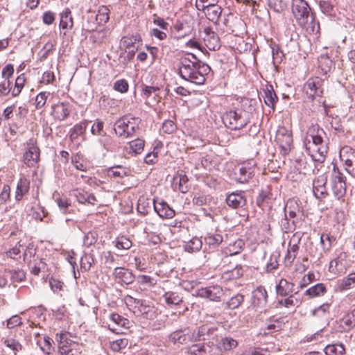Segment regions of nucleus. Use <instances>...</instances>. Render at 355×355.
<instances>
[{
	"instance_id": "obj_24",
	"label": "nucleus",
	"mask_w": 355,
	"mask_h": 355,
	"mask_svg": "<svg viewBox=\"0 0 355 355\" xmlns=\"http://www.w3.org/2000/svg\"><path fill=\"white\" fill-rule=\"evenodd\" d=\"M284 214H286L290 218L293 220V224H297V215L300 212V207H299L296 200H288L284 209Z\"/></svg>"
},
{
	"instance_id": "obj_49",
	"label": "nucleus",
	"mask_w": 355,
	"mask_h": 355,
	"mask_svg": "<svg viewBox=\"0 0 355 355\" xmlns=\"http://www.w3.org/2000/svg\"><path fill=\"white\" fill-rule=\"evenodd\" d=\"M288 296L287 298L279 300L278 303L286 308L298 307L301 304L302 301L295 298L292 294Z\"/></svg>"
},
{
	"instance_id": "obj_14",
	"label": "nucleus",
	"mask_w": 355,
	"mask_h": 355,
	"mask_svg": "<svg viewBox=\"0 0 355 355\" xmlns=\"http://www.w3.org/2000/svg\"><path fill=\"white\" fill-rule=\"evenodd\" d=\"M218 0H211L206 6H202V11L204 12L207 18L214 23L218 22L222 12V8L218 5Z\"/></svg>"
},
{
	"instance_id": "obj_18",
	"label": "nucleus",
	"mask_w": 355,
	"mask_h": 355,
	"mask_svg": "<svg viewBox=\"0 0 355 355\" xmlns=\"http://www.w3.org/2000/svg\"><path fill=\"white\" fill-rule=\"evenodd\" d=\"M30 184V180L25 175L21 174L19 179L17 181L15 193V198L16 201H21L24 196L28 193Z\"/></svg>"
},
{
	"instance_id": "obj_54",
	"label": "nucleus",
	"mask_w": 355,
	"mask_h": 355,
	"mask_svg": "<svg viewBox=\"0 0 355 355\" xmlns=\"http://www.w3.org/2000/svg\"><path fill=\"white\" fill-rule=\"evenodd\" d=\"M48 214V212L43 207L37 206L31 209V215L33 218L37 220H42Z\"/></svg>"
},
{
	"instance_id": "obj_11",
	"label": "nucleus",
	"mask_w": 355,
	"mask_h": 355,
	"mask_svg": "<svg viewBox=\"0 0 355 355\" xmlns=\"http://www.w3.org/2000/svg\"><path fill=\"white\" fill-rule=\"evenodd\" d=\"M112 276L116 283L121 285H129L135 281V275L128 268L124 267H116L114 269Z\"/></svg>"
},
{
	"instance_id": "obj_22",
	"label": "nucleus",
	"mask_w": 355,
	"mask_h": 355,
	"mask_svg": "<svg viewBox=\"0 0 355 355\" xmlns=\"http://www.w3.org/2000/svg\"><path fill=\"white\" fill-rule=\"evenodd\" d=\"M248 164H244L239 168L238 172L235 171L236 180L240 183L248 182L254 176V168L249 166Z\"/></svg>"
},
{
	"instance_id": "obj_23",
	"label": "nucleus",
	"mask_w": 355,
	"mask_h": 355,
	"mask_svg": "<svg viewBox=\"0 0 355 355\" xmlns=\"http://www.w3.org/2000/svg\"><path fill=\"white\" fill-rule=\"evenodd\" d=\"M52 114L54 118L60 121L65 119L70 114L69 103H58L52 106Z\"/></svg>"
},
{
	"instance_id": "obj_38",
	"label": "nucleus",
	"mask_w": 355,
	"mask_h": 355,
	"mask_svg": "<svg viewBox=\"0 0 355 355\" xmlns=\"http://www.w3.org/2000/svg\"><path fill=\"white\" fill-rule=\"evenodd\" d=\"M73 26L71 10L66 8L60 15V27L62 29H71Z\"/></svg>"
},
{
	"instance_id": "obj_30",
	"label": "nucleus",
	"mask_w": 355,
	"mask_h": 355,
	"mask_svg": "<svg viewBox=\"0 0 355 355\" xmlns=\"http://www.w3.org/2000/svg\"><path fill=\"white\" fill-rule=\"evenodd\" d=\"M127 119V130L126 137H131L137 133L139 130V124L141 122V119L139 117L131 116L130 115H126Z\"/></svg>"
},
{
	"instance_id": "obj_25",
	"label": "nucleus",
	"mask_w": 355,
	"mask_h": 355,
	"mask_svg": "<svg viewBox=\"0 0 355 355\" xmlns=\"http://www.w3.org/2000/svg\"><path fill=\"white\" fill-rule=\"evenodd\" d=\"M204 38L206 46L209 50L216 51L220 47V40L217 33L211 31H206Z\"/></svg>"
},
{
	"instance_id": "obj_62",
	"label": "nucleus",
	"mask_w": 355,
	"mask_h": 355,
	"mask_svg": "<svg viewBox=\"0 0 355 355\" xmlns=\"http://www.w3.org/2000/svg\"><path fill=\"white\" fill-rule=\"evenodd\" d=\"M345 166L347 171L352 176H355V152L352 153L350 158L345 160Z\"/></svg>"
},
{
	"instance_id": "obj_43",
	"label": "nucleus",
	"mask_w": 355,
	"mask_h": 355,
	"mask_svg": "<svg viewBox=\"0 0 355 355\" xmlns=\"http://www.w3.org/2000/svg\"><path fill=\"white\" fill-rule=\"evenodd\" d=\"M326 355H343L345 353V348L342 343L328 345L324 349Z\"/></svg>"
},
{
	"instance_id": "obj_19",
	"label": "nucleus",
	"mask_w": 355,
	"mask_h": 355,
	"mask_svg": "<svg viewBox=\"0 0 355 355\" xmlns=\"http://www.w3.org/2000/svg\"><path fill=\"white\" fill-rule=\"evenodd\" d=\"M153 208L155 212L162 218H172L175 211L164 201L156 202L153 200Z\"/></svg>"
},
{
	"instance_id": "obj_51",
	"label": "nucleus",
	"mask_w": 355,
	"mask_h": 355,
	"mask_svg": "<svg viewBox=\"0 0 355 355\" xmlns=\"http://www.w3.org/2000/svg\"><path fill=\"white\" fill-rule=\"evenodd\" d=\"M24 248V243L22 241H19L17 244L6 252V256L13 259H17L18 257H21L20 254Z\"/></svg>"
},
{
	"instance_id": "obj_59",
	"label": "nucleus",
	"mask_w": 355,
	"mask_h": 355,
	"mask_svg": "<svg viewBox=\"0 0 355 355\" xmlns=\"http://www.w3.org/2000/svg\"><path fill=\"white\" fill-rule=\"evenodd\" d=\"M69 333L68 332H60L57 333L55 336V340L58 343V345H67V344H75L71 339L69 338Z\"/></svg>"
},
{
	"instance_id": "obj_5",
	"label": "nucleus",
	"mask_w": 355,
	"mask_h": 355,
	"mask_svg": "<svg viewBox=\"0 0 355 355\" xmlns=\"http://www.w3.org/2000/svg\"><path fill=\"white\" fill-rule=\"evenodd\" d=\"M40 150L36 141L30 139L26 144V148L23 155V162L26 166L35 167L40 161Z\"/></svg>"
},
{
	"instance_id": "obj_28",
	"label": "nucleus",
	"mask_w": 355,
	"mask_h": 355,
	"mask_svg": "<svg viewBox=\"0 0 355 355\" xmlns=\"http://www.w3.org/2000/svg\"><path fill=\"white\" fill-rule=\"evenodd\" d=\"M144 140L137 138L128 143V144L125 146V150L129 154H140L144 150Z\"/></svg>"
},
{
	"instance_id": "obj_47",
	"label": "nucleus",
	"mask_w": 355,
	"mask_h": 355,
	"mask_svg": "<svg viewBox=\"0 0 355 355\" xmlns=\"http://www.w3.org/2000/svg\"><path fill=\"white\" fill-rule=\"evenodd\" d=\"M127 116H124L119 119H118L115 123L114 130L116 134L119 135L120 137H126V130L128 128L127 123H126Z\"/></svg>"
},
{
	"instance_id": "obj_15",
	"label": "nucleus",
	"mask_w": 355,
	"mask_h": 355,
	"mask_svg": "<svg viewBox=\"0 0 355 355\" xmlns=\"http://www.w3.org/2000/svg\"><path fill=\"white\" fill-rule=\"evenodd\" d=\"M112 324H109V329L116 334H123L122 329H128L130 327V322L127 318L118 313H112L110 316Z\"/></svg>"
},
{
	"instance_id": "obj_33",
	"label": "nucleus",
	"mask_w": 355,
	"mask_h": 355,
	"mask_svg": "<svg viewBox=\"0 0 355 355\" xmlns=\"http://www.w3.org/2000/svg\"><path fill=\"white\" fill-rule=\"evenodd\" d=\"M142 94L148 99L152 97L155 102H159L161 97L159 96L160 88L159 87L148 86L142 85Z\"/></svg>"
},
{
	"instance_id": "obj_10",
	"label": "nucleus",
	"mask_w": 355,
	"mask_h": 355,
	"mask_svg": "<svg viewBox=\"0 0 355 355\" xmlns=\"http://www.w3.org/2000/svg\"><path fill=\"white\" fill-rule=\"evenodd\" d=\"M275 141L286 152L293 144L292 133L284 126H279L276 132Z\"/></svg>"
},
{
	"instance_id": "obj_21",
	"label": "nucleus",
	"mask_w": 355,
	"mask_h": 355,
	"mask_svg": "<svg viewBox=\"0 0 355 355\" xmlns=\"http://www.w3.org/2000/svg\"><path fill=\"white\" fill-rule=\"evenodd\" d=\"M212 347L207 343L193 344L187 348V351L190 355H212Z\"/></svg>"
},
{
	"instance_id": "obj_12",
	"label": "nucleus",
	"mask_w": 355,
	"mask_h": 355,
	"mask_svg": "<svg viewBox=\"0 0 355 355\" xmlns=\"http://www.w3.org/2000/svg\"><path fill=\"white\" fill-rule=\"evenodd\" d=\"M193 336L191 330L187 328L172 332L169 336V340L175 345H184L193 342Z\"/></svg>"
},
{
	"instance_id": "obj_41",
	"label": "nucleus",
	"mask_w": 355,
	"mask_h": 355,
	"mask_svg": "<svg viewBox=\"0 0 355 355\" xmlns=\"http://www.w3.org/2000/svg\"><path fill=\"white\" fill-rule=\"evenodd\" d=\"M327 292V288L323 284H317L316 285L310 287L305 291V295L309 296L311 298L323 295Z\"/></svg>"
},
{
	"instance_id": "obj_56",
	"label": "nucleus",
	"mask_w": 355,
	"mask_h": 355,
	"mask_svg": "<svg viewBox=\"0 0 355 355\" xmlns=\"http://www.w3.org/2000/svg\"><path fill=\"white\" fill-rule=\"evenodd\" d=\"M98 240V234L96 232H87L83 239V243L85 246L89 247L94 245Z\"/></svg>"
},
{
	"instance_id": "obj_34",
	"label": "nucleus",
	"mask_w": 355,
	"mask_h": 355,
	"mask_svg": "<svg viewBox=\"0 0 355 355\" xmlns=\"http://www.w3.org/2000/svg\"><path fill=\"white\" fill-rule=\"evenodd\" d=\"M238 345L236 340L231 337L222 338L217 343V348L220 352L230 351Z\"/></svg>"
},
{
	"instance_id": "obj_29",
	"label": "nucleus",
	"mask_w": 355,
	"mask_h": 355,
	"mask_svg": "<svg viewBox=\"0 0 355 355\" xmlns=\"http://www.w3.org/2000/svg\"><path fill=\"white\" fill-rule=\"evenodd\" d=\"M23 252L24 261L26 264L40 259L39 257L36 255V248L33 243H28L27 245L24 243Z\"/></svg>"
},
{
	"instance_id": "obj_57",
	"label": "nucleus",
	"mask_w": 355,
	"mask_h": 355,
	"mask_svg": "<svg viewBox=\"0 0 355 355\" xmlns=\"http://www.w3.org/2000/svg\"><path fill=\"white\" fill-rule=\"evenodd\" d=\"M354 284H355V273L352 272L342 280L340 287L342 290H349Z\"/></svg>"
},
{
	"instance_id": "obj_2",
	"label": "nucleus",
	"mask_w": 355,
	"mask_h": 355,
	"mask_svg": "<svg viewBox=\"0 0 355 355\" xmlns=\"http://www.w3.org/2000/svg\"><path fill=\"white\" fill-rule=\"evenodd\" d=\"M324 135H325L324 130L318 124H312L309 128L304 139V144L307 149L311 148V144L314 146V150L320 155L317 160L320 162L324 161L327 153V146L324 143L322 138Z\"/></svg>"
},
{
	"instance_id": "obj_6",
	"label": "nucleus",
	"mask_w": 355,
	"mask_h": 355,
	"mask_svg": "<svg viewBox=\"0 0 355 355\" xmlns=\"http://www.w3.org/2000/svg\"><path fill=\"white\" fill-rule=\"evenodd\" d=\"M331 187L334 196L337 199L340 200L345 196L346 193L345 177L336 165L334 166L331 174Z\"/></svg>"
},
{
	"instance_id": "obj_37",
	"label": "nucleus",
	"mask_w": 355,
	"mask_h": 355,
	"mask_svg": "<svg viewBox=\"0 0 355 355\" xmlns=\"http://www.w3.org/2000/svg\"><path fill=\"white\" fill-rule=\"evenodd\" d=\"M204 240L205 245H208L210 249H215L222 243L223 236L219 234L208 233Z\"/></svg>"
},
{
	"instance_id": "obj_60",
	"label": "nucleus",
	"mask_w": 355,
	"mask_h": 355,
	"mask_svg": "<svg viewBox=\"0 0 355 355\" xmlns=\"http://www.w3.org/2000/svg\"><path fill=\"white\" fill-rule=\"evenodd\" d=\"M268 6L276 12H281L286 7V4L282 0H268Z\"/></svg>"
},
{
	"instance_id": "obj_8",
	"label": "nucleus",
	"mask_w": 355,
	"mask_h": 355,
	"mask_svg": "<svg viewBox=\"0 0 355 355\" xmlns=\"http://www.w3.org/2000/svg\"><path fill=\"white\" fill-rule=\"evenodd\" d=\"M224 294L223 288L218 285L198 288L196 293L198 297L214 302H220Z\"/></svg>"
},
{
	"instance_id": "obj_46",
	"label": "nucleus",
	"mask_w": 355,
	"mask_h": 355,
	"mask_svg": "<svg viewBox=\"0 0 355 355\" xmlns=\"http://www.w3.org/2000/svg\"><path fill=\"white\" fill-rule=\"evenodd\" d=\"M129 343L128 338H123L116 339L115 340L110 341L109 346L112 351L118 352L121 349H125Z\"/></svg>"
},
{
	"instance_id": "obj_45",
	"label": "nucleus",
	"mask_w": 355,
	"mask_h": 355,
	"mask_svg": "<svg viewBox=\"0 0 355 355\" xmlns=\"http://www.w3.org/2000/svg\"><path fill=\"white\" fill-rule=\"evenodd\" d=\"M245 296L241 293L232 296L229 301L226 302V307L229 309H238L244 302Z\"/></svg>"
},
{
	"instance_id": "obj_63",
	"label": "nucleus",
	"mask_w": 355,
	"mask_h": 355,
	"mask_svg": "<svg viewBox=\"0 0 355 355\" xmlns=\"http://www.w3.org/2000/svg\"><path fill=\"white\" fill-rule=\"evenodd\" d=\"M245 243L242 239H238L234 241L232 244H230L228 249L231 254H236L240 252Z\"/></svg>"
},
{
	"instance_id": "obj_39",
	"label": "nucleus",
	"mask_w": 355,
	"mask_h": 355,
	"mask_svg": "<svg viewBox=\"0 0 355 355\" xmlns=\"http://www.w3.org/2000/svg\"><path fill=\"white\" fill-rule=\"evenodd\" d=\"M27 265L31 274L36 276H38L42 271L44 272L46 269V264L43 261V259L34 260V261Z\"/></svg>"
},
{
	"instance_id": "obj_40",
	"label": "nucleus",
	"mask_w": 355,
	"mask_h": 355,
	"mask_svg": "<svg viewBox=\"0 0 355 355\" xmlns=\"http://www.w3.org/2000/svg\"><path fill=\"white\" fill-rule=\"evenodd\" d=\"M202 246V242L200 239L193 237L187 242H184V249L188 252H198Z\"/></svg>"
},
{
	"instance_id": "obj_27",
	"label": "nucleus",
	"mask_w": 355,
	"mask_h": 355,
	"mask_svg": "<svg viewBox=\"0 0 355 355\" xmlns=\"http://www.w3.org/2000/svg\"><path fill=\"white\" fill-rule=\"evenodd\" d=\"M55 201L60 211L63 214H75L76 210L71 205V200L65 196L59 197L55 200Z\"/></svg>"
},
{
	"instance_id": "obj_53",
	"label": "nucleus",
	"mask_w": 355,
	"mask_h": 355,
	"mask_svg": "<svg viewBox=\"0 0 355 355\" xmlns=\"http://www.w3.org/2000/svg\"><path fill=\"white\" fill-rule=\"evenodd\" d=\"M104 123L99 120L96 119V121L94 123L91 128V132L93 135L97 136H105L106 132L103 130Z\"/></svg>"
},
{
	"instance_id": "obj_58",
	"label": "nucleus",
	"mask_w": 355,
	"mask_h": 355,
	"mask_svg": "<svg viewBox=\"0 0 355 355\" xmlns=\"http://www.w3.org/2000/svg\"><path fill=\"white\" fill-rule=\"evenodd\" d=\"M96 20L99 21V23H106L109 20V10L106 6L99 8Z\"/></svg>"
},
{
	"instance_id": "obj_50",
	"label": "nucleus",
	"mask_w": 355,
	"mask_h": 355,
	"mask_svg": "<svg viewBox=\"0 0 355 355\" xmlns=\"http://www.w3.org/2000/svg\"><path fill=\"white\" fill-rule=\"evenodd\" d=\"M343 322L347 327V328L345 329V331H348L355 327V309L343 317Z\"/></svg>"
},
{
	"instance_id": "obj_26",
	"label": "nucleus",
	"mask_w": 355,
	"mask_h": 355,
	"mask_svg": "<svg viewBox=\"0 0 355 355\" xmlns=\"http://www.w3.org/2000/svg\"><path fill=\"white\" fill-rule=\"evenodd\" d=\"M137 308L139 313L146 319L152 320L156 316L155 307L148 304L146 300H141L137 301Z\"/></svg>"
},
{
	"instance_id": "obj_16",
	"label": "nucleus",
	"mask_w": 355,
	"mask_h": 355,
	"mask_svg": "<svg viewBox=\"0 0 355 355\" xmlns=\"http://www.w3.org/2000/svg\"><path fill=\"white\" fill-rule=\"evenodd\" d=\"M225 202L232 209L244 207L247 204V199L244 191L232 192L226 197Z\"/></svg>"
},
{
	"instance_id": "obj_35",
	"label": "nucleus",
	"mask_w": 355,
	"mask_h": 355,
	"mask_svg": "<svg viewBox=\"0 0 355 355\" xmlns=\"http://www.w3.org/2000/svg\"><path fill=\"white\" fill-rule=\"evenodd\" d=\"M128 174L129 170L121 165L113 166L107 170V175L111 178L122 179Z\"/></svg>"
},
{
	"instance_id": "obj_48",
	"label": "nucleus",
	"mask_w": 355,
	"mask_h": 355,
	"mask_svg": "<svg viewBox=\"0 0 355 355\" xmlns=\"http://www.w3.org/2000/svg\"><path fill=\"white\" fill-rule=\"evenodd\" d=\"M80 262L81 271H89L92 264L94 263L93 255L91 254H84Z\"/></svg>"
},
{
	"instance_id": "obj_20",
	"label": "nucleus",
	"mask_w": 355,
	"mask_h": 355,
	"mask_svg": "<svg viewBox=\"0 0 355 355\" xmlns=\"http://www.w3.org/2000/svg\"><path fill=\"white\" fill-rule=\"evenodd\" d=\"M294 288L295 284L286 279H281L275 287L277 294L281 296H288L291 295L293 292L295 294H297L300 289L294 291Z\"/></svg>"
},
{
	"instance_id": "obj_64",
	"label": "nucleus",
	"mask_w": 355,
	"mask_h": 355,
	"mask_svg": "<svg viewBox=\"0 0 355 355\" xmlns=\"http://www.w3.org/2000/svg\"><path fill=\"white\" fill-rule=\"evenodd\" d=\"M22 324L21 318L18 315H14L6 321L7 328L11 329Z\"/></svg>"
},
{
	"instance_id": "obj_13",
	"label": "nucleus",
	"mask_w": 355,
	"mask_h": 355,
	"mask_svg": "<svg viewBox=\"0 0 355 355\" xmlns=\"http://www.w3.org/2000/svg\"><path fill=\"white\" fill-rule=\"evenodd\" d=\"M327 175L322 174L315 178L313 181V192L316 198H324L328 196L326 188Z\"/></svg>"
},
{
	"instance_id": "obj_42",
	"label": "nucleus",
	"mask_w": 355,
	"mask_h": 355,
	"mask_svg": "<svg viewBox=\"0 0 355 355\" xmlns=\"http://www.w3.org/2000/svg\"><path fill=\"white\" fill-rule=\"evenodd\" d=\"M297 162L299 166L302 168L303 173L304 174L314 171L315 162L313 158L307 159L306 157L302 156L299 158Z\"/></svg>"
},
{
	"instance_id": "obj_7",
	"label": "nucleus",
	"mask_w": 355,
	"mask_h": 355,
	"mask_svg": "<svg viewBox=\"0 0 355 355\" xmlns=\"http://www.w3.org/2000/svg\"><path fill=\"white\" fill-rule=\"evenodd\" d=\"M323 83L324 80L319 77L309 78L303 87L308 98L313 101L315 97H321L323 94Z\"/></svg>"
},
{
	"instance_id": "obj_31",
	"label": "nucleus",
	"mask_w": 355,
	"mask_h": 355,
	"mask_svg": "<svg viewBox=\"0 0 355 355\" xmlns=\"http://www.w3.org/2000/svg\"><path fill=\"white\" fill-rule=\"evenodd\" d=\"M89 121L84 120L76 124L69 131V137L71 141L76 140L79 136L85 132Z\"/></svg>"
},
{
	"instance_id": "obj_36",
	"label": "nucleus",
	"mask_w": 355,
	"mask_h": 355,
	"mask_svg": "<svg viewBox=\"0 0 355 355\" xmlns=\"http://www.w3.org/2000/svg\"><path fill=\"white\" fill-rule=\"evenodd\" d=\"M264 95L263 96L266 105L268 107L274 108L275 103L277 101L278 98L273 89L272 85L266 86V89L263 90Z\"/></svg>"
},
{
	"instance_id": "obj_3",
	"label": "nucleus",
	"mask_w": 355,
	"mask_h": 355,
	"mask_svg": "<svg viewBox=\"0 0 355 355\" xmlns=\"http://www.w3.org/2000/svg\"><path fill=\"white\" fill-rule=\"evenodd\" d=\"M200 69V61L192 62V64L187 63V59H182L180 66L178 69V74L180 76L192 83L196 85L203 84L205 78L199 71Z\"/></svg>"
},
{
	"instance_id": "obj_32",
	"label": "nucleus",
	"mask_w": 355,
	"mask_h": 355,
	"mask_svg": "<svg viewBox=\"0 0 355 355\" xmlns=\"http://www.w3.org/2000/svg\"><path fill=\"white\" fill-rule=\"evenodd\" d=\"M299 249L300 247L297 243H293L292 240L289 242L287 252L284 258L285 264L286 266H291L293 263L298 254Z\"/></svg>"
},
{
	"instance_id": "obj_52",
	"label": "nucleus",
	"mask_w": 355,
	"mask_h": 355,
	"mask_svg": "<svg viewBox=\"0 0 355 355\" xmlns=\"http://www.w3.org/2000/svg\"><path fill=\"white\" fill-rule=\"evenodd\" d=\"M243 275V269L241 266H236L234 269L225 271L223 277L225 279H236Z\"/></svg>"
},
{
	"instance_id": "obj_61",
	"label": "nucleus",
	"mask_w": 355,
	"mask_h": 355,
	"mask_svg": "<svg viewBox=\"0 0 355 355\" xmlns=\"http://www.w3.org/2000/svg\"><path fill=\"white\" fill-rule=\"evenodd\" d=\"M25 79L23 76H19L15 80V87L12 89V95L13 96H18L24 85Z\"/></svg>"
},
{
	"instance_id": "obj_44",
	"label": "nucleus",
	"mask_w": 355,
	"mask_h": 355,
	"mask_svg": "<svg viewBox=\"0 0 355 355\" xmlns=\"http://www.w3.org/2000/svg\"><path fill=\"white\" fill-rule=\"evenodd\" d=\"M163 297L166 303L168 305H178L183 302L182 297L175 292H166L163 295Z\"/></svg>"
},
{
	"instance_id": "obj_17",
	"label": "nucleus",
	"mask_w": 355,
	"mask_h": 355,
	"mask_svg": "<svg viewBox=\"0 0 355 355\" xmlns=\"http://www.w3.org/2000/svg\"><path fill=\"white\" fill-rule=\"evenodd\" d=\"M268 300L267 291L264 287L258 286L253 292L252 297V306L254 309L265 307Z\"/></svg>"
},
{
	"instance_id": "obj_4",
	"label": "nucleus",
	"mask_w": 355,
	"mask_h": 355,
	"mask_svg": "<svg viewBox=\"0 0 355 355\" xmlns=\"http://www.w3.org/2000/svg\"><path fill=\"white\" fill-rule=\"evenodd\" d=\"M225 126L232 130L243 128L250 122V114L243 110H230L223 116Z\"/></svg>"
},
{
	"instance_id": "obj_1",
	"label": "nucleus",
	"mask_w": 355,
	"mask_h": 355,
	"mask_svg": "<svg viewBox=\"0 0 355 355\" xmlns=\"http://www.w3.org/2000/svg\"><path fill=\"white\" fill-rule=\"evenodd\" d=\"M292 12L298 24L309 33L318 31V24L315 19L309 4L304 0L292 1Z\"/></svg>"
},
{
	"instance_id": "obj_55",
	"label": "nucleus",
	"mask_w": 355,
	"mask_h": 355,
	"mask_svg": "<svg viewBox=\"0 0 355 355\" xmlns=\"http://www.w3.org/2000/svg\"><path fill=\"white\" fill-rule=\"evenodd\" d=\"M131 246L132 241L125 236L118 238L115 242V247L120 250H128Z\"/></svg>"
},
{
	"instance_id": "obj_9",
	"label": "nucleus",
	"mask_w": 355,
	"mask_h": 355,
	"mask_svg": "<svg viewBox=\"0 0 355 355\" xmlns=\"http://www.w3.org/2000/svg\"><path fill=\"white\" fill-rule=\"evenodd\" d=\"M1 341L11 355H17L19 352L24 349L19 336L13 334L12 331L2 338Z\"/></svg>"
}]
</instances>
